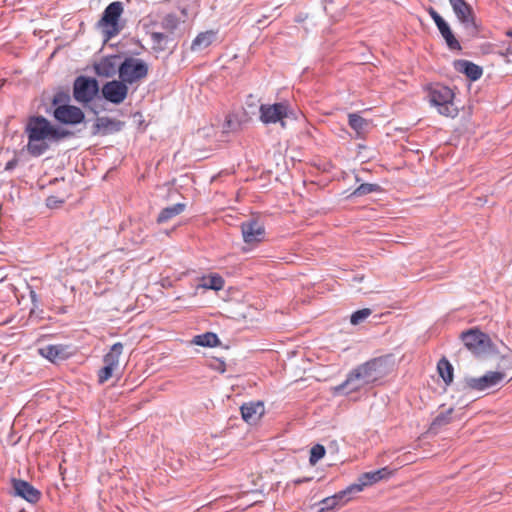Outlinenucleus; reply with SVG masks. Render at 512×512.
<instances>
[{
  "mask_svg": "<svg viewBox=\"0 0 512 512\" xmlns=\"http://www.w3.org/2000/svg\"><path fill=\"white\" fill-rule=\"evenodd\" d=\"M25 133L28 137L27 151L34 157L43 155L52 143H58L72 135L68 130L53 126L43 116L30 117L25 127Z\"/></svg>",
  "mask_w": 512,
  "mask_h": 512,
  "instance_id": "f257e3e1",
  "label": "nucleus"
},
{
  "mask_svg": "<svg viewBox=\"0 0 512 512\" xmlns=\"http://www.w3.org/2000/svg\"><path fill=\"white\" fill-rule=\"evenodd\" d=\"M386 373V361L383 358L371 359L350 371L346 380L336 386L334 391L338 394L357 392L384 377Z\"/></svg>",
  "mask_w": 512,
  "mask_h": 512,
  "instance_id": "f03ea898",
  "label": "nucleus"
},
{
  "mask_svg": "<svg viewBox=\"0 0 512 512\" xmlns=\"http://www.w3.org/2000/svg\"><path fill=\"white\" fill-rule=\"evenodd\" d=\"M427 98L431 106L435 107L439 114L449 118H455L459 109L454 103V91L441 83H432L425 87Z\"/></svg>",
  "mask_w": 512,
  "mask_h": 512,
  "instance_id": "7ed1b4c3",
  "label": "nucleus"
},
{
  "mask_svg": "<svg viewBox=\"0 0 512 512\" xmlns=\"http://www.w3.org/2000/svg\"><path fill=\"white\" fill-rule=\"evenodd\" d=\"M123 13V4L119 1L110 3L104 10L101 19L98 21V27L102 29L107 39L117 36L122 30L119 24Z\"/></svg>",
  "mask_w": 512,
  "mask_h": 512,
  "instance_id": "20e7f679",
  "label": "nucleus"
},
{
  "mask_svg": "<svg viewBox=\"0 0 512 512\" xmlns=\"http://www.w3.org/2000/svg\"><path fill=\"white\" fill-rule=\"evenodd\" d=\"M291 114V107L288 101L274 104H261L259 107V119L262 123H279L282 128L286 127L285 119Z\"/></svg>",
  "mask_w": 512,
  "mask_h": 512,
  "instance_id": "39448f33",
  "label": "nucleus"
},
{
  "mask_svg": "<svg viewBox=\"0 0 512 512\" xmlns=\"http://www.w3.org/2000/svg\"><path fill=\"white\" fill-rule=\"evenodd\" d=\"M119 77L126 84H133L148 74L147 64L138 58H126L119 67Z\"/></svg>",
  "mask_w": 512,
  "mask_h": 512,
  "instance_id": "423d86ee",
  "label": "nucleus"
},
{
  "mask_svg": "<svg viewBox=\"0 0 512 512\" xmlns=\"http://www.w3.org/2000/svg\"><path fill=\"white\" fill-rule=\"evenodd\" d=\"M122 353L123 344L117 342L112 345L109 352L104 356V366L98 372V382L100 384L107 382L114 374L119 372Z\"/></svg>",
  "mask_w": 512,
  "mask_h": 512,
  "instance_id": "0eeeda50",
  "label": "nucleus"
},
{
  "mask_svg": "<svg viewBox=\"0 0 512 512\" xmlns=\"http://www.w3.org/2000/svg\"><path fill=\"white\" fill-rule=\"evenodd\" d=\"M99 92L98 81L94 78L79 76L73 85L74 99L82 104L91 102Z\"/></svg>",
  "mask_w": 512,
  "mask_h": 512,
  "instance_id": "6e6552de",
  "label": "nucleus"
},
{
  "mask_svg": "<svg viewBox=\"0 0 512 512\" xmlns=\"http://www.w3.org/2000/svg\"><path fill=\"white\" fill-rule=\"evenodd\" d=\"M505 378V373L489 371L481 377L465 378V387L473 391H485L500 384Z\"/></svg>",
  "mask_w": 512,
  "mask_h": 512,
  "instance_id": "1a4fd4ad",
  "label": "nucleus"
},
{
  "mask_svg": "<svg viewBox=\"0 0 512 512\" xmlns=\"http://www.w3.org/2000/svg\"><path fill=\"white\" fill-rule=\"evenodd\" d=\"M243 241L246 245L254 247L265 239V227L258 219H249L241 223Z\"/></svg>",
  "mask_w": 512,
  "mask_h": 512,
  "instance_id": "9d476101",
  "label": "nucleus"
},
{
  "mask_svg": "<svg viewBox=\"0 0 512 512\" xmlns=\"http://www.w3.org/2000/svg\"><path fill=\"white\" fill-rule=\"evenodd\" d=\"M391 471L387 467L378 469L376 471L363 473L359 478L358 482L348 486V489L352 495L360 493L365 487L377 483L378 481L388 478L391 475Z\"/></svg>",
  "mask_w": 512,
  "mask_h": 512,
  "instance_id": "9b49d317",
  "label": "nucleus"
},
{
  "mask_svg": "<svg viewBox=\"0 0 512 512\" xmlns=\"http://www.w3.org/2000/svg\"><path fill=\"white\" fill-rule=\"evenodd\" d=\"M54 118L63 124L76 125L83 122L84 112L73 105H60L54 109Z\"/></svg>",
  "mask_w": 512,
  "mask_h": 512,
  "instance_id": "f8f14e48",
  "label": "nucleus"
},
{
  "mask_svg": "<svg viewBox=\"0 0 512 512\" xmlns=\"http://www.w3.org/2000/svg\"><path fill=\"white\" fill-rule=\"evenodd\" d=\"M461 339L465 346L473 353H481L485 351L490 342L489 337L477 329H470L463 332L461 334Z\"/></svg>",
  "mask_w": 512,
  "mask_h": 512,
  "instance_id": "ddd939ff",
  "label": "nucleus"
},
{
  "mask_svg": "<svg viewBox=\"0 0 512 512\" xmlns=\"http://www.w3.org/2000/svg\"><path fill=\"white\" fill-rule=\"evenodd\" d=\"M101 91L103 97L113 104L122 103L128 95V87L122 80L105 83Z\"/></svg>",
  "mask_w": 512,
  "mask_h": 512,
  "instance_id": "4468645a",
  "label": "nucleus"
},
{
  "mask_svg": "<svg viewBox=\"0 0 512 512\" xmlns=\"http://www.w3.org/2000/svg\"><path fill=\"white\" fill-rule=\"evenodd\" d=\"M12 487L16 496L30 503H37L41 498V492L25 480L12 479Z\"/></svg>",
  "mask_w": 512,
  "mask_h": 512,
  "instance_id": "2eb2a0df",
  "label": "nucleus"
},
{
  "mask_svg": "<svg viewBox=\"0 0 512 512\" xmlns=\"http://www.w3.org/2000/svg\"><path fill=\"white\" fill-rule=\"evenodd\" d=\"M353 499V495L348 487L333 496L327 497L321 501L323 505L319 512H329L337 506H343Z\"/></svg>",
  "mask_w": 512,
  "mask_h": 512,
  "instance_id": "dca6fc26",
  "label": "nucleus"
},
{
  "mask_svg": "<svg viewBox=\"0 0 512 512\" xmlns=\"http://www.w3.org/2000/svg\"><path fill=\"white\" fill-rule=\"evenodd\" d=\"M123 123L109 117H98L94 124L93 134L108 135L118 132L122 129Z\"/></svg>",
  "mask_w": 512,
  "mask_h": 512,
  "instance_id": "f3484780",
  "label": "nucleus"
},
{
  "mask_svg": "<svg viewBox=\"0 0 512 512\" xmlns=\"http://www.w3.org/2000/svg\"><path fill=\"white\" fill-rule=\"evenodd\" d=\"M263 413L264 406L261 402L245 403L241 406L242 418L249 424H255Z\"/></svg>",
  "mask_w": 512,
  "mask_h": 512,
  "instance_id": "a211bd4d",
  "label": "nucleus"
},
{
  "mask_svg": "<svg viewBox=\"0 0 512 512\" xmlns=\"http://www.w3.org/2000/svg\"><path fill=\"white\" fill-rule=\"evenodd\" d=\"M449 2L460 22L464 24H470L473 22L472 9L465 0H449Z\"/></svg>",
  "mask_w": 512,
  "mask_h": 512,
  "instance_id": "6ab92c4d",
  "label": "nucleus"
},
{
  "mask_svg": "<svg viewBox=\"0 0 512 512\" xmlns=\"http://www.w3.org/2000/svg\"><path fill=\"white\" fill-rule=\"evenodd\" d=\"M217 32L213 30L199 33L196 38L192 41V51H202L209 47L216 40Z\"/></svg>",
  "mask_w": 512,
  "mask_h": 512,
  "instance_id": "aec40b11",
  "label": "nucleus"
},
{
  "mask_svg": "<svg viewBox=\"0 0 512 512\" xmlns=\"http://www.w3.org/2000/svg\"><path fill=\"white\" fill-rule=\"evenodd\" d=\"M39 353L54 362L57 359H62L66 355V347L63 345H47L39 349Z\"/></svg>",
  "mask_w": 512,
  "mask_h": 512,
  "instance_id": "412c9836",
  "label": "nucleus"
},
{
  "mask_svg": "<svg viewBox=\"0 0 512 512\" xmlns=\"http://www.w3.org/2000/svg\"><path fill=\"white\" fill-rule=\"evenodd\" d=\"M186 208V205L184 203H177L170 207H166L161 210L157 217L158 223H165L169 221L170 219L176 217L177 215H180Z\"/></svg>",
  "mask_w": 512,
  "mask_h": 512,
  "instance_id": "4be33fe9",
  "label": "nucleus"
},
{
  "mask_svg": "<svg viewBox=\"0 0 512 512\" xmlns=\"http://www.w3.org/2000/svg\"><path fill=\"white\" fill-rule=\"evenodd\" d=\"M436 26L439 29L442 37L445 39L446 44L450 49H460L461 48L460 43L453 35L449 25L445 22V20L441 21Z\"/></svg>",
  "mask_w": 512,
  "mask_h": 512,
  "instance_id": "5701e85b",
  "label": "nucleus"
},
{
  "mask_svg": "<svg viewBox=\"0 0 512 512\" xmlns=\"http://www.w3.org/2000/svg\"><path fill=\"white\" fill-rule=\"evenodd\" d=\"M437 370L445 384L449 385L453 382V366L446 358H442L439 360L437 364Z\"/></svg>",
  "mask_w": 512,
  "mask_h": 512,
  "instance_id": "b1692460",
  "label": "nucleus"
},
{
  "mask_svg": "<svg viewBox=\"0 0 512 512\" xmlns=\"http://www.w3.org/2000/svg\"><path fill=\"white\" fill-rule=\"evenodd\" d=\"M224 283V279L219 274L214 273L207 277H203L199 286L205 289L219 291L223 289Z\"/></svg>",
  "mask_w": 512,
  "mask_h": 512,
  "instance_id": "393cba45",
  "label": "nucleus"
},
{
  "mask_svg": "<svg viewBox=\"0 0 512 512\" xmlns=\"http://www.w3.org/2000/svg\"><path fill=\"white\" fill-rule=\"evenodd\" d=\"M219 342V339L215 333L207 332L201 335H197L193 339V343L203 347H215Z\"/></svg>",
  "mask_w": 512,
  "mask_h": 512,
  "instance_id": "a878e982",
  "label": "nucleus"
},
{
  "mask_svg": "<svg viewBox=\"0 0 512 512\" xmlns=\"http://www.w3.org/2000/svg\"><path fill=\"white\" fill-rule=\"evenodd\" d=\"M462 66H463V72L471 80L475 81L482 76V69L478 65L468 62V61H464L462 63Z\"/></svg>",
  "mask_w": 512,
  "mask_h": 512,
  "instance_id": "bb28decb",
  "label": "nucleus"
},
{
  "mask_svg": "<svg viewBox=\"0 0 512 512\" xmlns=\"http://www.w3.org/2000/svg\"><path fill=\"white\" fill-rule=\"evenodd\" d=\"M453 408L447 409L445 412L439 413L432 422V428H438L451 422Z\"/></svg>",
  "mask_w": 512,
  "mask_h": 512,
  "instance_id": "cd10ccee",
  "label": "nucleus"
},
{
  "mask_svg": "<svg viewBox=\"0 0 512 512\" xmlns=\"http://www.w3.org/2000/svg\"><path fill=\"white\" fill-rule=\"evenodd\" d=\"M349 125L358 134H360L367 126V121L358 114H349Z\"/></svg>",
  "mask_w": 512,
  "mask_h": 512,
  "instance_id": "c85d7f7f",
  "label": "nucleus"
},
{
  "mask_svg": "<svg viewBox=\"0 0 512 512\" xmlns=\"http://www.w3.org/2000/svg\"><path fill=\"white\" fill-rule=\"evenodd\" d=\"M96 73L100 76H110L114 73L115 69L111 61L103 60L95 67Z\"/></svg>",
  "mask_w": 512,
  "mask_h": 512,
  "instance_id": "c756f323",
  "label": "nucleus"
},
{
  "mask_svg": "<svg viewBox=\"0 0 512 512\" xmlns=\"http://www.w3.org/2000/svg\"><path fill=\"white\" fill-rule=\"evenodd\" d=\"M325 455V447L321 444L314 445L310 450L309 462L315 465Z\"/></svg>",
  "mask_w": 512,
  "mask_h": 512,
  "instance_id": "7c9ffc66",
  "label": "nucleus"
},
{
  "mask_svg": "<svg viewBox=\"0 0 512 512\" xmlns=\"http://www.w3.org/2000/svg\"><path fill=\"white\" fill-rule=\"evenodd\" d=\"M371 313L372 312L369 308L358 310L351 315L350 322L353 325H358L368 318Z\"/></svg>",
  "mask_w": 512,
  "mask_h": 512,
  "instance_id": "2f4dec72",
  "label": "nucleus"
},
{
  "mask_svg": "<svg viewBox=\"0 0 512 512\" xmlns=\"http://www.w3.org/2000/svg\"><path fill=\"white\" fill-rule=\"evenodd\" d=\"M380 187L377 184H371V183H364L361 184L359 187L356 188L354 191V194L357 196L366 195L372 192L379 191Z\"/></svg>",
  "mask_w": 512,
  "mask_h": 512,
  "instance_id": "473e14b6",
  "label": "nucleus"
},
{
  "mask_svg": "<svg viewBox=\"0 0 512 512\" xmlns=\"http://www.w3.org/2000/svg\"><path fill=\"white\" fill-rule=\"evenodd\" d=\"M69 101H70V95L67 92L58 91L53 96L52 104L56 108L60 105H69L68 104Z\"/></svg>",
  "mask_w": 512,
  "mask_h": 512,
  "instance_id": "72a5a7b5",
  "label": "nucleus"
},
{
  "mask_svg": "<svg viewBox=\"0 0 512 512\" xmlns=\"http://www.w3.org/2000/svg\"><path fill=\"white\" fill-rule=\"evenodd\" d=\"M177 25L178 20L173 15H167L162 21L163 28L170 32L174 31L177 28Z\"/></svg>",
  "mask_w": 512,
  "mask_h": 512,
  "instance_id": "f704fd0d",
  "label": "nucleus"
},
{
  "mask_svg": "<svg viewBox=\"0 0 512 512\" xmlns=\"http://www.w3.org/2000/svg\"><path fill=\"white\" fill-rule=\"evenodd\" d=\"M151 39L155 45H158L159 47L163 48L162 46L166 42L167 36L161 32H153L151 33Z\"/></svg>",
  "mask_w": 512,
  "mask_h": 512,
  "instance_id": "c9c22d12",
  "label": "nucleus"
},
{
  "mask_svg": "<svg viewBox=\"0 0 512 512\" xmlns=\"http://www.w3.org/2000/svg\"><path fill=\"white\" fill-rule=\"evenodd\" d=\"M428 13L429 15L431 16V18L434 20L435 24L437 25L438 23H440L441 21H443L444 19L437 13L436 10H434L432 7H430L428 9Z\"/></svg>",
  "mask_w": 512,
  "mask_h": 512,
  "instance_id": "e433bc0d",
  "label": "nucleus"
},
{
  "mask_svg": "<svg viewBox=\"0 0 512 512\" xmlns=\"http://www.w3.org/2000/svg\"><path fill=\"white\" fill-rule=\"evenodd\" d=\"M507 36L512 37V31H507ZM504 57L509 58L512 56V42L508 44V47L506 48L505 52L501 53Z\"/></svg>",
  "mask_w": 512,
  "mask_h": 512,
  "instance_id": "4c0bfd02",
  "label": "nucleus"
},
{
  "mask_svg": "<svg viewBox=\"0 0 512 512\" xmlns=\"http://www.w3.org/2000/svg\"><path fill=\"white\" fill-rule=\"evenodd\" d=\"M236 123L231 119V117H227L224 125V131L228 132L230 130H234V126Z\"/></svg>",
  "mask_w": 512,
  "mask_h": 512,
  "instance_id": "58836bf2",
  "label": "nucleus"
},
{
  "mask_svg": "<svg viewBox=\"0 0 512 512\" xmlns=\"http://www.w3.org/2000/svg\"><path fill=\"white\" fill-rule=\"evenodd\" d=\"M14 165H15V162H14V161H10V162H8V163H7V165H6V169H7V170H8V169H11V168H13V167H14Z\"/></svg>",
  "mask_w": 512,
  "mask_h": 512,
  "instance_id": "ea45409f",
  "label": "nucleus"
},
{
  "mask_svg": "<svg viewBox=\"0 0 512 512\" xmlns=\"http://www.w3.org/2000/svg\"><path fill=\"white\" fill-rule=\"evenodd\" d=\"M308 480H309V479H305V481H308ZM302 482H304V480H301V479H298V480H296V481H295V483H296V484H300V483H302Z\"/></svg>",
  "mask_w": 512,
  "mask_h": 512,
  "instance_id": "a19ab883",
  "label": "nucleus"
}]
</instances>
